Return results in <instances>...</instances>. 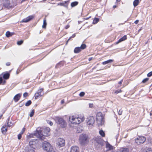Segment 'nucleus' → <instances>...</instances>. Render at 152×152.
Returning a JSON list of instances; mask_svg holds the SVG:
<instances>
[{
    "instance_id": "nucleus-1",
    "label": "nucleus",
    "mask_w": 152,
    "mask_h": 152,
    "mask_svg": "<svg viewBox=\"0 0 152 152\" xmlns=\"http://www.w3.org/2000/svg\"><path fill=\"white\" fill-rule=\"evenodd\" d=\"M50 131V129L49 127L44 128H38L34 133V135L40 139L43 140L45 138V137L49 135Z\"/></svg>"
},
{
    "instance_id": "nucleus-2",
    "label": "nucleus",
    "mask_w": 152,
    "mask_h": 152,
    "mask_svg": "<svg viewBox=\"0 0 152 152\" xmlns=\"http://www.w3.org/2000/svg\"><path fill=\"white\" fill-rule=\"evenodd\" d=\"M69 120L71 123L78 124L83 121L85 120V118L84 116L79 117L76 115H70L69 117Z\"/></svg>"
},
{
    "instance_id": "nucleus-3",
    "label": "nucleus",
    "mask_w": 152,
    "mask_h": 152,
    "mask_svg": "<svg viewBox=\"0 0 152 152\" xmlns=\"http://www.w3.org/2000/svg\"><path fill=\"white\" fill-rule=\"evenodd\" d=\"M55 120L60 127L65 128L66 127V122L63 118L58 117H56Z\"/></svg>"
},
{
    "instance_id": "nucleus-4",
    "label": "nucleus",
    "mask_w": 152,
    "mask_h": 152,
    "mask_svg": "<svg viewBox=\"0 0 152 152\" xmlns=\"http://www.w3.org/2000/svg\"><path fill=\"white\" fill-rule=\"evenodd\" d=\"M0 2L4 7L8 9L13 8L14 7L10 0H0Z\"/></svg>"
},
{
    "instance_id": "nucleus-5",
    "label": "nucleus",
    "mask_w": 152,
    "mask_h": 152,
    "mask_svg": "<svg viewBox=\"0 0 152 152\" xmlns=\"http://www.w3.org/2000/svg\"><path fill=\"white\" fill-rule=\"evenodd\" d=\"M34 143L32 140L30 141L29 144L26 147H25L24 150V152H35V148L34 145Z\"/></svg>"
},
{
    "instance_id": "nucleus-6",
    "label": "nucleus",
    "mask_w": 152,
    "mask_h": 152,
    "mask_svg": "<svg viewBox=\"0 0 152 152\" xmlns=\"http://www.w3.org/2000/svg\"><path fill=\"white\" fill-rule=\"evenodd\" d=\"M88 136L86 134H81L79 137V142L82 145H84L88 142Z\"/></svg>"
},
{
    "instance_id": "nucleus-7",
    "label": "nucleus",
    "mask_w": 152,
    "mask_h": 152,
    "mask_svg": "<svg viewBox=\"0 0 152 152\" xmlns=\"http://www.w3.org/2000/svg\"><path fill=\"white\" fill-rule=\"evenodd\" d=\"M95 119L92 116L88 117L86 119V122L88 127H91L94 123Z\"/></svg>"
},
{
    "instance_id": "nucleus-8",
    "label": "nucleus",
    "mask_w": 152,
    "mask_h": 152,
    "mask_svg": "<svg viewBox=\"0 0 152 152\" xmlns=\"http://www.w3.org/2000/svg\"><path fill=\"white\" fill-rule=\"evenodd\" d=\"M43 148L44 150L47 152H51L53 149L52 146L49 142L45 141L43 143Z\"/></svg>"
},
{
    "instance_id": "nucleus-9",
    "label": "nucleus",
    "mask_w": 152,
    "mask_h": 152,
    "mask_svg": "<svg viewBox=\"0 0 152 152\" xmlns=\"http://www.w3.org/2000/svg\"><path fill=\"white\" fill-rule=\"evenodd\" d=\"M94 140L95 145H98V147H102L103 145L104 142L100 137H94Z\"/></svg>"
},
{
    "instance_id": "nucleus-10",
    "label": "nucleus",
    "mask_w": 152,
    "mask_h": 152,
    "mask_svg": "<svg viewBox=\"0 0 152 152\" xmlns=\"http://www.w3.org/2000/svg\"><path fill=\"white\" fill-rule=\"evenodd\" d=\"M146 140V138L142 136H139L135 140L136 143L137 145H140L144 143Z\"/></svg>"
},
{
    "instance_id": "nucleus-11",
    "label": "nucleus",
    "mask_w": 152,
    "mask_h": 152,
    "mask_svg": "<svg viewBox=\"0 0 152 152\" xmlns=\"http://www.w3.org/2000/svg\"><path fill=\"white\" fill-rule=\"evenodd\" d=\"M56 143L59 147H62L65 145V141L64 139L62 138H58L56 141Z\"/></svg>"
},
{
    "instance_id": "nucleus-12",
    "label": "nucleus",
    "mask_w": 152,
    "mask_h": 152,
    "mask_svg": "<svg viewBox=\"0 0 152 152\" xmlns=\"http://www.w3.org/2000/svg\"><path fill=\"white\" fill-rule=\"evenodd\" d=\"M43 89L41 88L38 90L35 94L34 97L35 99H37L39 96H41L44 94Z\"/></svg>"
},
{
    "instance_id": "nucleus-13",
    "label": "nucleus",
    "mask_w": 152,
    "mask_h": 152,
    "mask_svg": "<svg viewBox=\"0 0 152 152\" xmlns=\"http://www.w3.org/2000/svg\"><path fill=\"white\" fill-rule=\"evenodd\" d=\"M96 120L99 124L101 123L103 120L102 114L101 113H98L96 116Z\"/></svg>"
},
{
    "instance_id": "nucleus-14",
    "label": "nucleus",
    "mask_w": 152,
    "mask_h": 152,
    "mask_svg": "<svg viewBox=\"0 0 152 152\" xmlns=\"http://www.w3.org/2000/svg\"><path fill=\"white\" fill-rule=\"evenodd\" d=\"M34 17V16L33 15L29 16L26 18L23 19L22 21L21 22L27 23L33 19Z\"/></svg>"
},
{
    "instance_id": "nucleus-15",
    "label": "nucleus",
    "mask_w": 152,
    "mask_h": 152,
    "mask_svg": "<svg viewBox=\"0 0 152 152\" xmlns=\"http://www.w3.org/2000/svg\"><path fill=\"white\" fill-rule=\"evenodd\" d=\"M70 152H79V148L76 146H73L71 148Z\"/></svg>"
},
{
    "instance_id": "nucleus-16",
    "label": "nucleus",
    "mask_w": 152,
    "mask_h": 152,
    "mask_svg": "<svg viewBox=\"0 0 152 152\" xmlns=\"http://www.w3.org/2000/svg\"><path fill=\"white\" fill-rule=\"evenodd\" d=\"M22 95L21 94L19 93L16 95L13 98V99L15 102H17L20 99Z\"/></svg>"
},
{
    "instance_id": "nucleus-17",
    "label": "nucleus",
    "mask_w": 152,
    "mask_h": 152,
    "mask_svg": "<svg viewBox=\"0 0 152 152\" xmlns=\"http://www.w3.org/2000/svg\"><path fill=\"white\" fill-rule=\"evenodd\" d=\"M0 76L3 77L5 79H7L9 78L10 76V74L8 73H3L0 75Z\"/></svg>"
},
{
    "instance_id": "nucleus-18",
    "label": "nucleus",
    "mask_w": 152,
    "mask_h": 152,
    "mask_svg": "<svg viewBox=\"0 0 152 152\" xmlns=\"http://www.w3.org/2000/svg\"><path fill=\"white\" fill-rule=\"evenodd\" d=\"M129 149L127 148H122L119 149L118 150V152H129Z\"/></svg>"
},
{
    "instance_id": "nucleus-19",
    "label": "nucleus",
    "mask_w": 152,
    "mask_h": 152,
    "mask_svg": "<svg viewBox=\"0 0 152 152\" xmlns=\"http://www.w3.org/2000/svg\"><path fill=\"white\" fill-rule=\"evenodd\" d=\"M68 1H62L61 3L58 4V5L67 7L68 5Z\"/></svg>"
},
{
    "instance_id": "nucleus-20",
    "label": "nucleus",
    "mask_w": 152,
    "mask_h": 152,
    "mask_svg": "<svg viewBox=\"0 0 152 152\" xmlns=\"http://www.w3.org/2000/svg\"><path fill=\"white\" fill-rule=\"evenodd\" d=\"M127 39L126 35L124 36L123 37L120 38L116 43V44H118L120 42L125 40Z\"/></svg>"
},
{
    "instance_id": "nucleus-21",
    "label": "nucleus",
    "mask_w": 152,
    "mask_h": 152,
    "mask_svg": "<svg viewBox=\"0 0 152 152\" xmlns=\"http://www.w3.org/2000/svg\"><path fill=\"white\" fill-rule=\"evenodd\" d=\"M106 148L107 149V150L112 149L113 147L110 145L109 143H107L106 144Z\"/></svg>"
},
{
    "instance_id": "nucleus-22",
    "label": "nucleus",
    "mask_w": 152,
    "mask_h": 152,
    "mask_svg": "<svg viewBox=\"0 0 152 152\" xmlns=\"http://www.w3.org/2000/svg\"><path fill=\"white\" fill-rule=\"evenodd\" d=\"M7 128L6 126H3L1 128V131L3 134H4L7 131Z\"/></svg>"
},
{
    "instance_id": "nucleus-23",
    "label": "nucleus",
    "mask_w": 152,
    "mask_h": 152,
    "mask_svg": "<svg viewBox=\"0 0 152 152\" xmlns=\"http://www.w3.org/2000/svg\"><path fill=\"white\" fill-rule=\"evenodd\" d=\"M81 49L80 47H76L74 49V52L75 53H77L80 52Z\"/></svg>"
},
{
    "instance_id": "nucleus-24",
    "label": "nucleus",
    "mask_w": 152,
    "mask_h": 152,
    "mask_svg": "<svg viewBox=\"0 0 152 152\" xmlns=\"http://www.w3.org/2000/svg\"><path fill=\"white\" fill-rule=\"evenodd\" d=\"M113 61V60L112 59H110L106 61H104L102 62V64L103 65H105L108 63L112 62Z\"/></svg>"
},
{
    "instance_id": "nucleus-25",
    "label": "nucleus",
    "mask_w": 152,
    "mask_h": 152,
    "mask_svg": "<svg viewBox=\"0 0 152 152\" xmlns=\"http://www.w3.org/2000/svg\"><path fill=\"white\" fill-rule=\"evenodd\" d=\"M78 2L77 1H74L71 3V5L72 7H74L78 4Z\"/></svg>"
},
{
    "instance_id": "nucleus-26",
    "label": "nucleus",
    "mask_w": 152,
    "mask_h": 152,
    "mask_svg": "<svg viewBox=\"0 0 152 152\" xmlns=\"http://www.w3.org/2000/svg\"><path fill=\"white\" fill-rule=\"evenodd\" d=\"M139 0H135L133 3V5L134 7L137 6L139 4Z\"/></svg>"
},
{
    "instance_id": "nucleus-27",
    "label": "nucleus",
    "mask_w": 152,
    "mask_h": 152,
    "mask_svg": "<svg viewBox=\"0 0 152 152\" xmlns=\"http://www.w3.org/2000/svg\"><path fill=\"white\" fill-rule=\"evenodd\" d=\"M99 134L102 137H104L105 136V133L102 130H100L99 131Z\"/></svg>"
},
{
    "instance_id": "nucleus-28",
    "label": "nucleus",
    "mask_w": 152,
    "mask_h": 152,
    "mask_svg": "<svg viewBox=\"0 0 152 152\" xmlns=\"http://www.w3.org/2000/svg\"><path fill=\"white\" fill-rule=\"evenodd\" d=\"M47 25L46 21L45 19L43 20V25L42 26V27L43 28H45Z\"/></svg>"
},
{
    "instance_id": "nucleus-29",
    "label": "nucleus",
    "mask_w": 152,
    "mask_h": 152,
    "mask_svg": "<svg viewBox=\"0 0 152 152\" xmlns=\"http://www.w3.org/2000/svg\"><path fill=\"white\" fill-rule=\"evenodd\" d=\"M99 20V19L98 18H95L93 21V24H95L97 23Z\"/></svg>"
},
{
    "instance_id": "nucleus-30",
    "label": "nucleus",
    "mask_w": 152,
    "mask_h": 152,
    "mask_svg": "<svg viewBox=\"0 0 152 152\" xmlns=\"http://www.w3.org/2000/svg\"><path fill=\"white\" fill-rule=\"evenodd\" d=\"M12 33H10L9 31H8L6 32V35L7 37H10V36H12Z\"/></svg>"
},
{
    "instance_id": "nucleus-31",
    "label": "nucleus",
    "mask_w": 152,
    "mask_h": 152,
    "mask_svg": "<svg viewBox=\"0 0 152 152\" xmlns=\"http://www.w3.org/2000/svg\"><path fill=\"white\" fill-rule=\"evenodd\" d=\"M31 103V102L30 100L28 101L26 103L25 105L26 106H28L30 105Z\"/></svg>"
},
{
    "instance_id": "nucleus-32",
    "label": "nucleus",
    "mask_w": 152,
    "mask_h": 152,
    "mask_svg": "<svg viewBox=\"0 0 152 152\" xmlns=\"http://www.w3.org/2000/svg\"><path fill=\"white\" fill-rule=\"evenodd\" d=\"M80 48L81 49L83 50L86 48V45L85 44H83L81 45Z\"/></svg>"
},
{
    "instance_id": "nucleus-33",
    "label": "nucleus",
    "mask_w": 152,
    "mask_h": 152,
    "mask_svg": "<svg viewBox=\"0 0 152 152\" xmlns=\"http://www.w3.org/2000/svg\"><path fill=\"white\" fill-rule=\"evenodd\" d=\"M34 110H32L29 114L30 116V117H32L33 116V115L34 114Z\"/></svg>"
},
{
    "instance_id": "nucleus-34",
    "label": "nucleus",
    "mask_w": 152,
    "mask_h": 152,
    "mask_svg": "<svg viewBox=\"0 0 152 152\" xmlns=\"http://www.w3.org/2000/svg\"><path fill=\"white\" fill-rule=\"evenodd\" d=\"M75 36V34H73L72 35V36L70 37L68 39V40L67 41V42H66V44L67 43H68V41H69V40H70L71 39V38H74Z\"/></svg>"
},
{
    "instance_id": "nucleus-35",
    "label": "nucleus",
    "mask_w": 152,
    "mask_h": 152,
    "mask_svg": "<svg viewBox=\"0 0 152 152\" xmlns=\"http://www.w3.org/2000/svg\"><path fill=\"white\" fill-rule=\"evenodd\" d=\"M148 80H149L148 78H145L142 80V82L143 83H145L147 82Z\"/></svg>"
},
{
    "instance_id": "nucleus-36",
    "label": "nucleus",
    "mask_w": 152,
    "mask_h": 152,
    "mask_svg": "<svg viewBox=\"0 0 152 152\" xmlns=\"http://www.w3.org/2000/svg\"><path fill=\"white\" fill-rule=\"evenodd\" d=\"M85 93L84 92H81L80 93V94H79V96L80 97H83L84 96V95H85Z\"/></svg>"
},
{
    "instance_id": "nucleus-37",
    "label": "nucleus",
    "mask_w": 152,
    "mask_h": 152,
    "mask_svg": "<svg viewBox=\"0 0 152 152\" xmlns=\"http://www.w3.org/2000/svg\"><path fill=\"white\" fill-rule=\"evenodd\" d=\"M47 122L50 126H52L53 125V123L50 120H47Z\"/></svg>"
},
{
    "instance_id": "nucleus-38",
    "label": "nucleus",
    "mask_w": 152,
    "mask_h": 152,
    "mask_svg": "<svg viewBox=\"0 0 152 152\" xmlns=\"http://www.w3.org/2000/svg\"><path fill=\"white\" fill-rule=\"evenodd\" d=\"M23 41L22 40L18 41L17 42V44L18 45H20L23 43Z\"/></svg>"
},
{
    "instance_id": "nucleus-39",
    "label": "nucleus",
    "mask_w": 152,
    "mask_h": 152,
    "mask_svg": "<svg viewBox=\"0 0 152 152\" xmlns=\"http://www.w3.org/2000/svg\"><path fill=\"white\" fill-rule=\"evenodd\" d=\"M13 125L12 124L11 122H10V123L8 122L7 123V126L9 127H10L12 126Z\"/></svg>"
},
{
    "instance_id": "nucleus-40",
    "label": "nucleus",
    "mask_w": 152,
    "mask_h": 152,
    "mask_svg": "<svg viewBox=\"0 0 152 152\" xmlns=\"http://www.w3.org/2000/svg\"><path fill=\"white\" fill-rule=\"evenodd\" d=\"M152 152V150L151 148H148L146 149L145 152Z\"/></svg>"
},
{
    "instance_id": "nucleus-41",
    "label": "nucleus",
    "mask_w": 152,
    "mask_h": 152,
    "mask_svg": "<svg viewBox=\"0 0 152 152\" xmlns=\"http://www.w3.org/2000/svg\"><path fill=\"white\" fill-rule=\"evenodd\" d=\"M147 75L148 77H150L152 76V71H151L148 73Z\"/></svg>"
},
{
    "instance_id": "nucleus-42",
    "label": "nucleus",
    "mask_w": 152,
    "mask_h": 152,
    "mask_svg": "<svg viewBox=\"0 0 152 152\" xmlns=\"http://www.w3.org/2000/svg\"><path fill=\"white\" fill-rule=\"evenodd\" d=\"M121 92V90H116L115 91V93L116 94H117L118 93H120Z\"/></svg>"
},
{
    "instance_id": "nucleus-43",
    "label": "nucleus",
    "mask_w": 152,
    "mask_h": 152,
    "mask_svg": "<svg viewBox=\"0 0 152 152\" xmlns=\"http://www.w3.org/2000/svg\"><path fill=\"white\" fill-rule=\"evenodd\" d=\"M28 95V94L27 92L24 93L23 94V96L24 97H26Z\"/></svg>"
},
{
    "instance_id": "nucleus-44",
    "label": "nucleus",
    "mask_w": 152,
    "mask_h": 152,
    "mask_svg": "<svg viewBox=\"0 0 152 152\" xmlns=\"http://www.w3.org/2000/svg\"><path fill=\"white\" fill-rule=\"evenodd\" d=\"M22 135H21V134H19L18 135V138L19 140H20L21 137Z\"/></svg>"
},
{
    "instance_id": "nucleus-45",
    "label": "nucleus",
    "mask_w": 152,
    "mask_h": 152,
    "mask_svg": "<svg viewBox=\"0 0 152 152\" xmlns=\"http://www.w3.org/2000/svg\"><path fill=\"white\" fill-rule=\"evenodd\" d=\"M122 113V111H121L119 110L118 112V114L119 115H121Z\"/></svg>"
},
{
    "instance_id": "nucleus-46",
    "label": "nucleus",
    "mask_w": 152,
    "mask_h": 152,
    "mask_svg": "<svg viewBox=\"0 0 152 152\" xmlns=\"http://www.w3.org/2000/svg\"><path fill=\"white\" fill-rule=\"evenodd\" d=\"M69 27V25H67L65 27V28L66 29H67Z\"/></svg>"
},
{
    "instance_id": "nucleus-47",
    "label": "nucleus",
    "mask_w": 152,
    "mask_h": 152,
    "mask_svg": "<svg viewBox=\"0 0 152 152\" xmlns=\"http://www.w3.org/2000/svg\"><path fill=\"white\" fill-rule=\"evenodd\" d=\"M138 22H139V20H136L134 22V23H135V24H137L138 23Z\"/></svg>"
},
{
    "instance_id": "nucleus-48",
    "label": "nucleus",
    "mask_w": 152,
    "mask_h": 152,
    "mask_svg": "<svg viewBox=\"0 0 152 152\" xmlns=\"http://www.w3.org/2000/svg\"><path fill=\"white\" fill-rule=\"evenodd\" d=\"M123 82V80H121L120 81L118 82V84H122Z\"/></svg>"
},
{
    "instance_id": "nucleus-49",
    "label": "nucleus",
    "mask_w": 152,
    "mask_h": 152,
    "mask_svg": "<svg viewBox=\"0 0 152 152\" xmlns=\"http://www.w3.org/2000/svg\"><path fill=\"white\" fill-rule=\"evenodd\" d=\"M93 106V104H89V107H92Z\"/></svg>"
},
{
    "instance_id": "nucleus-50",
    "label": "nucleus",
    "mask_w": 152,
    "mask_h": 152,
    "mask_svg": "<svg viewBox=\"0 0 152 152\" xmlns=\"http://www.w3.org/2000/svg\"><path fill=\"white\" fill-rule=\"evenodd\" d=\"M25 128H23V129H22V132H24L25 131Z\"/></svg>"
},
{
    "instance_id": "nucleus-51",
    "label": "nucleus",
    "mask_w": 152,
    "mask_h": 152,
    "mask_svg": "<svg viewBox=\"0 0 152 152\" xmlns=\"http://www.w3.org/2000/svg\"><path fill=\"white\" fill-rule=\"evenodd\" d=\"M6 65L7 66H9L10 65V63L9 62H8L6 63Z\"/></svg>"
},
{
    "instance_id": "nucleus-52",
    "label": "nucleus",
    "mask_w": 152,
    "mask_h": 152,
    "mask_svg": "<svg viewBox=\"0 0 152 152\" xmlns=\"http://www.w3.org/2000/svg\"><path fill=\"white\" fill-rule=\"evenodd\" d=\"M92 59V57L89 58H88V60L89 61H90Z\"/></svg>"
},
{
    "instance_id": "nucleus-53",
    "label": "nucleus",
    "mask_w": 152,
    "mask_h": 152,
    "mask_svg": "<svg viewBox=\"0 0 152 152\" xmlns=\"http://www.w3.org/2000/svg\"><path fill=\"white\" fill-rule=\"evenodd\" d=\"M64 102V100H62L61 101V104H63Z\"/></svg>"
},
{
    "instance_id": "nucleus-54",
    "label": "nucleus",
    "mask_w": 152,
    "mask_h": 152,
    "mask_svg": "<svg viewBox=\"0 0 152 152\" xmlns=\"http://www.w3.org/2000/svg\"><path fill=\"white\" fill-rule=\"evenodd\" d=\"M23 132H22V131L19 134H21V135H22L23 134Z\"/></svg>"
},
{
    "instance_id": "nucleus-55",
    "label": "nucleus",
    "mask_w": 152,
    "mask_h": 152,
    "mask_svg": "<svg viewBox=\"0 0 152 152\" xmlns=\"http://www.w3.org/2000/svg\"><path fill=\"white\" fill-rule=\"evenodd\" d=\"M150 116H151V115H152V112L151 111V112L150 113Z\"/></svg>"
},
{
    "instance_id": "nucleus-56",
    "label": "nucleus",
    "mask_w": 152,
    "mask_h": 152,
    "mask_svg": "<svg viewBox=\"0 0 152 152\" xmlns=\"http://www.w3.org/2000/svg\"><path fill=\"white\" fill-rule=\"evenodd\" d=\"M118 135H117V136H116V137H116V139H117V138H118Z\"/></svg>"
},
{
    "instance_id": "nucleus-57",
    "label": "nucleus",
    "mask_w": 152,
    "mask_h": 152,
    "mask_svg": "<svg viewBox=\"0 0 152 152\" xmlns=\"http://www.w3.org/2000/svg\"><path fill=\"white\" fill-rule=\"evenodd\" d=\"M113 8H115V7H116V6H115V5H114V6H113Z\"/></svg>"
},
{
    "instance_id": "nucleus-58",
    "label": "nucleus",
    "mask_w": 152,
    "mask_h": 152,
    "mask_svg": "<svg viewBox=\"0 0 152 152\" xmlns=\"http://www.w3.org/2000/svg\"><path fill=\"white\" fill-rule=\"evenodd\" d=\"M121 0H116L117 1H119Z\"/></svg>"
},
{
    "instance_id": "nucleus-59",
    "label": "nucleus",
    "mask_w": 152,
    "mask_h": 152,
    "mask_svg": "<svg viewBox=\"0 0 152 152\" xmlns=\"http://www.w3.org/2000/svg\"><path fill=\"white\" fill-rule=\"evenodd\" d=\"M31 136H33L34 135H33V134H31Z\"/></svg>"
},
{
    "instance_id": "nucleus-60",
    "label": "nucleus",
    "mask_w": 152,
    "mask_h": 152,
    "mask_svg": "<svg viewBox=\"0 0 152 152\" xmlns=\"http://www.w3.org/2000/svg\"><path fill=\"white\" fill-rule=\"evenodd\" d=\"M88 18H87L86 19H88Z\"/></svg>"
},
{
    "instance_id": "nucleus-61",
    "label": "nucleus",
    "mask_w": 152,
    "mask_h": 152,
    "mask_svg": "<svg viewBox=\"0 0 152 152\" xmlns=\"http://www.w3.org/2000/svg\"><path fill=\"white\" fill-rule=\"evenodd\" d=\"M26 0H22L23 1H25Z\"/></svg>"
}]
</instances>
